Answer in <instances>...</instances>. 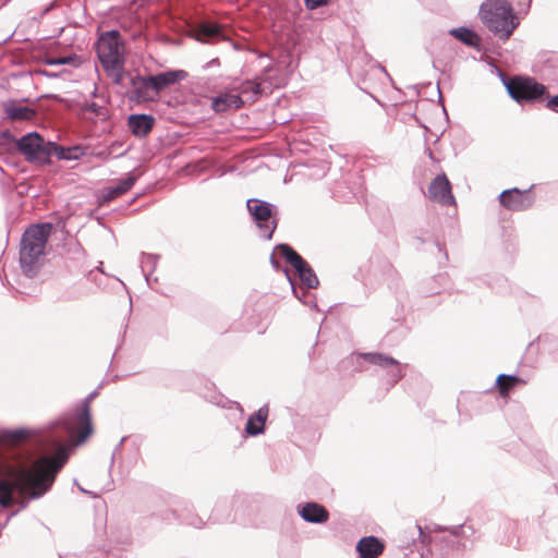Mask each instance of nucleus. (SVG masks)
Wrapping results in <instances>:
<instances>
[{
  "label": "nucleus",
  "instance_id": "e433bc0d",
  "mask_svg": "<svg viewBox=\"0 0 558 558\" xmlns=\"http://www.w3.org/2000/svg\"><path fill=\"white\" fill-rule=\"evenodd\" d=\"M124 437L121 439V441L119 442V445L116 447L112 456H111V465L113 464L114 462V458H116V454H117V451L121 449V446H122V442L124 441Z\"/></svg>",
  "mask_w": 558,
  "mask_h": 558
},
{
  "label": "nucleus",
  "instance_id": "79ce46f5",
  "mask_svg": "<svg viewBox=\"0 0 558 558\" xmlns=\"http://www.w3.org/2000/svg\"><path fill=\"white\" fill-rule=\"evenodd\" d=\"M270 262H271V264H272V266H274V267H276V268H277V267H279V265H278V263L276 262V259L274 258V256H271Z\"/></svg>",
  "mask_w": 558,
  "mask_h": 558
},
{
  "label": "nucleus",
  "instance_id": "9b49d317",
  "mask_svg": "<svg viewBox=\"0 0 558 558\" xmlns=\"http://www.w3.org/2000/svg\"><path fill=\"white\" fill-rule=\"evenodd\" d=\"M360 355L368 363L386 371V379L390 387L404 376L403 366L392 356L376 352L361 353Z\"/></svg>",
  "mask_w": 558,
  "mask_h": 558
},
{
  "label": "nucleus",
  "instance_id": "ddd939ff",
  "mask_svg": "<svg viewBox=\"0 0 558 558\" xmlns=\"http://www.w3.org/2000/svg\"><path fill=\"white\" fill-rule=\"evenodd\" d=\"M428 196L432 201L441 205H454L456 201L451 193V185L445 173L436 175L428 186Z\"/></svg>",
  "mask_w": 558,
  "mask_h": 558
},
{
  "label": "nucleus",
  "instance_id": "aec40b11",
  "mask_svg": "<svg viewBox=\"0 0 558 558\" xmlns=\"http://www.w3.org/2000/svg\"><path fill=\"white\" fill-rule=\"evenodd\" d=\"M449 34L468 47L478 48L481 45L480 36L469 27L460 26L451 28Z\"/></svg>",
  "mask_w": 558,
  "mask_h": 558
},
{
  "label": "nucleus",
  "instance_id": "58836bf2",
  "mask_svg": "<svg viewBox=\"0 0 558 558\" xmlns=\"http://www.w3.org/2000/svg\"><path fill=\"white\" fill-rule=\"evenodd\" d=\"M41 74L47 76V77H57L56 73L48 72V71H41Z\"/></svg>",
  "mask_w": 558,
  "mask_h": 558
},
{
  "label": "nucleus",
  "instance_id": "72a5a7b5",
  "mask_svg": "<svg viewBox=\"0 0 558 558\" xmlns=\"http://www.w3.org/2000/svg\"><path fill=\"white\" fill-rule=\"evenodd\" d=\"M546 108L558 113V95L548 97Z\"/></svg>",
  "mask_w": 558,
  "mask_h": 558
},
{
  "label": "nucleus",
  "instance_id": "bb28decb",
  "mask_svg": "<svg viewBox=\"0 0 558 558\" xmlns=\"http://www.w3.org/2000/svg\"><path fill=\"white\" fill-rule=\"evenodd\" d=\"M229 94H220L213 99L211 108L215 112H225L231 108V104L227 100Z\"/></svg>",
  "mask_w": 558,
  "mask_h": 558
},
{
  "label": "nucleus",
  "instance_id": "c9c22d12",
  "mask_svg": "<svg viewBox=\"0 0 558 558\" xmlns=\"http://www.w3.org/2000/svg\"><path fill=\"white\" fill-rule=\"evenodd\" d=\"M187 524L193 525L195 527H201L203 526L204 522L202 519L196 518L195 520L189 521Z\"/></svg>",
  "mask_w": 558,
  "mask_h": 558
},
{
  "label": "nucleus",
  "instance_id": "6ab92c4d",
  "mask_svg": "<svg viewBox=\"0 0 558 558\" xmlns=\"http://www.w3.org/2000/svg\"><path fill=\"white\" fill-rule=\"evenodd\" d=\"M439 531H449L452 536L458 538L457 546L465 548L468 546V542H472V537L474 536V529L472 525L461 524L451 527H440Z\"/></svg>",
  "mask_w": 558,
  "mask_h": 558
},
{
  "label": "nucleus",
  "instance_id": "b1692460",
  "mask_svg": "<svg viewBox=\"0 0 558 558\" xmlns=\"http://www.w3.org/2000/svg\"><path fill=\"white\" fill-rule=\"evenodd\" d=\"M48 148H50V156L54 155L59 159H77V155L75 154L78 150L77 147L64 148L63 146H60L53 142H49Z\"/></svg>",
  "mask_w": 558,
  "mask_h": 558
},
{
  "label": "nucleus",
  "instance_id": "4c0bfd02",
  "mask_svg": "<svg viewBox=\"0 0 558 558\" xmlns=\"http://www.w3.org/2000/svg\"><path fill=\"white\" fill-rule=\"evenodd\" d=\"M292 290H293L294 295H295L299 300H302V298H303V296H305V295L307 294V292H306V291H304V292L302 293V295H299V294H298V292H296V289H295L293 286H292Z\"/></svg>",
  "mask_w": 558,
  "mask_h": 558
},
{
  "label": "nucleus",
  "instance_id": "1a4fd4ad",
  "mask_svg": "<svg viewBox=\"0 0 558 558\" xmlns=\"http://www.w3.org/2000/svg\"><path fill=\"white\" fill-rule=\"evenodd\" d=\"M275 252L283 257L296 270L301 282L307 289H316L319 284L318 278L308 263L288 244H279Z\"/></svg>",
  "mask_w": 558,
  "mask_h": 558
},
{
  "label": "nucleus",
  "instance_id": "7c9ffc66",
  "mask_svg": "<svg viewBox=\"0 0 558 558\" xmlns=\"http://www.w3.org/2000/svg\"><path fill=\"white\" fill-rule=\"evenodd\" d=\"M227 100L231 104V108L239 109L243 106V99L240 94H229Z\"/></svg>",
  "mask_w": 558,
  "mask_h": 558
},
{
  "label": "nucleus",
  "instance_id": "f257e3e1",
  "mask_svg": "<svg viewBox=\"0 0 558 558\" xmlns=\"http://www.w3.org/2000/svg\"><path fill=\"white\" fill-rule=\"evenodd\" d=\"M66 460V449L60 448L56 457L39 459L31 468L0 465V507L8 508L13 504L14 490L33 499L44 496Z\"/></svg>",
  "mask_w": 558,
  "mask_h": 558
},
{
  "label": "nucleus",
  "instance_id": "412c9836",
  "mask_svg": "<svg viewBox=\"0 0 558 558\" xmlns=\"http://www.w3.org/2000/svg\"><path fill=\"white\" fill-rule=\"evenodd\" d=\"M135 182L136 178L132 173H129L126 178L122 179L116 186H111L107 190L106 194L104 195V201L109 202L123 195L132 189Z\"/></svg>",
  "mask_w": 558,
  "mask_h": 558
},
{
  "label": "nucleus",
  "instance_id": "0eeeda50",
  "mask_svg": "<svg viewBox=\"0 0 558 558\" xmlns=\"http://www.w3.org/2000/svg\"><path fill=\"white\" fill-rule=\"evenodd\" d=\"M509 96L518 104L534 102L547 94V87L529 76L502 77Z\"/></svg>",
  "mask_w": 558,
  "mask_h": 558
},
{
  "label": "nucleus",
  "instance_id": "4be33fe9",
  "mask_svg": "<svg viewBox=\"0 0 558 558\" xmlns=\"http://www.w3.org/2000/svg\"><path fill=\"white\" fill-rule=\"evenodd\" d=\"M157 258L158 256L157 255H153V254H142V258H141V268H142V272L145 277V280L147 282V284L153 289L154 286H153V281L156 282L157 281V277L153 278V274L156 269V266H157Z\"/></svg>",
  "mask_w": 558,
  "mask_h": 558
},
{
  "label": "nucleus",
  "instance_id": "f3484780",
  "mask_svg": "<svg viewBox=\"0 0 558 558\" xmlns=\"http://www.w3.org/2000/svg\"><path fill=\"white\" fill-rule=\"evenodd\" d=\"M268 417V408L262 407L258 411L248 417L245 432L250 436H257L264 433L265 422Z\"/></svg>",
  "mask_w": 558,
  "mask_h": 558
},
{
  "label": "nucleus",
  "instance_id": "a878e982",
  "mask_svg": "<svg viewBox=\"0 0 558 558\" xmlns=\"http://www.w3.org/2000/svg\"><path fill=\"white\" fill-rule=\"evenodd\" d=\"M84 112H90L94 116L105 120L108 118V108L94 101H86L82 106Z\"/></svg>",
  "mask_w": 558,
  "mask_h": 558
},
{
  "label": "nucleus",
  "instance_id": "9d476101",
  "mask_svg": "<svg viewBox=\"0 0 558 558\" xmlns=\"http://www.w3.org/2000/svg\"><path fill=\"white\" fill-rule=\"evenodd\" d=\"M49 142L37 132H29L16 141V148L28 161H47L50 157Z\"/></svg>",
  "mask_w": 558,
  "mask_h": 558
},
{
  "label": "nucleus",
  "instance_id": "37998d69",
  "mask_svg": "<svg viewBox=\"0 0 558 558\" xmlns=\"http://www.w3.org/2000/svg\"><path fill=\"white\" fill-rule=\"evenodd\" d=\"M97 92H98V88H97V86H95V88H94V90L92 93V96L96 97L97 96Z\"/></svg>",
  "mask_w": 558,
  "mask_h": 558
},
{
  "label": "nucleus",
  "instance_id": "dca6fc26",
  "mask_svg": "<svg viewBox=\"0 0 558 558\" xmlns=\"http://www.w3.org/2000/svg\"><path fill=\"white\" fill-rule=\"evenodd\" d=\"M384 548V544L375 536L362 537L356 545V551L361 558H377Z\"/></svg>",
  "mask_w": 558,
  "mask_h": 558
},
{
  "label": "nucleus",
  "instance_id": "20e7f679",
  "mask_svg": "<svg viewBox=\"0 0 558 558\" xmlns=\"http://www.w3.org/2000/svg\"><path fill=\"white\" fill-rule=\"evenodd\" d=\"M97 57L114 84H120L123 78L125 64V45L116 29L100 35L96 43Z\"/></svg>",
  "mask_w": 558,
  "mask_h": 558
},
{
  "label": "nucleus",
  "instance_id": "a18cd8bd",
  "mask_svg": "<svg viewBox=\"0 0 558 558\" xmlns=\"http://www.w3.org/2000/svg\"><path fill=\"white\" fill-rule=\"evenodd\" d=\"M52 8V5L48 7L46 10H45V13L46 12H49V10Z\"/></svg>",
  "mask_w": 558,
  "mask_h": 558
},
{
  "label": "nucleus",
  "instance_id": "2f4dec72",
  "mask_svg": "<svg viewBox=\"0 0 558 558\" xmlns=\"http://www.w3.org/2000/svg\"><path fill=\"white\" fill-rule=\"evenodd\" d=\"M12 143H15L16 144V141L13 136V134L9 131V130H4L0 133V145H9V144H12Z\"/></svg>",
  "mask_w": 558,
  "mask_h": 558
},
{
  "label": "nucleus",
  "instance_id": "c03bdc74",
  "mask_svg": "<svg viewBox=\"0 0 558 558\" xmlns=\"http://www.w3.org/2000/svg\"><path fill=\"white\" fill-rule=\"evenodd\" d=\"M426 150H427V153H428V156H429L430 158H433V151H432L429 148H427Z\"/></svg>",
  "mask_w": 558,
  "mask_h": 558
},
{
  "label": "nucleus",
  "instance_id": "473e14b6",
  "mask_svg": "<svg viewBox=\"0 0 558 558\" xmlns=\"http://www.w3.org/2000/svg\"><path fill=\"white\" fill-rule=\"evenodd\" d=\"M74 59L72 57L50 58L46 60L49 65L70 64Z\"/></svg>",
  "mask_w": 558,
  "mask_h": 558
},
{
  "label": "nucleus",
  "instance_id": "cd10ccee",
  "mask_svg": "<svg viewBox=\"0 0 558 558\" xmlns=\"http://www.w3.org/2000/svg\"><path fill=\"white\" fill-rule=\"evenodd\" d=\"M28 435V430L20 428L14 430H8L5 432L4 436L8 440L12 442H19L21 440H24Z\"/></svg>",
  "mask_w": 558,
  "mask_h": 558
},
{
  "label": "nucleus",
  "instance_id": "f8f14e48",
  "mask_svg": "<svg viewBox=\"0 0 558 558\" xmlns=\"http://www.w3.org/2000/svg\"><path fill=\"white\" fill-rule=\"evenodd\" d=\"M533 185L527 190H519L517 187L502 191L499 195L500 204L511 211H523L532 207L534 204V196L531 195Z\"/></svg>",
  "mask_w": 558,
  "mask_h": 558
},
{
  "label": "nucleus",
  "instance_id": "2eb2a0df",
  "mask_svg": "<svg viewBox=\"0 0 558 558\" xmlns=\"http://www.w3.org/2000/svg\"><path fill=\"white\" fill-rule=\"evenodd\" d=\"M155 119L150 114H131L128 118V125L131 132L137 137L146 136L153 129Z\"/></svg>",
  "mask_w": 558,
  "mask_h": 558
},
{
  "label": "nucleus",
  "instance_id": "a211bd4d",
  "mask_svg": "<svg viewBox=\"0 0 558 558\" xmlns=\"http://www.w3.org/2000/svg\"><path fill=\"white\" fill-rule=\"evenodd\" d=\"M264 82V76L262 77V82L246 80L235 86L234 89L238 90L241 96L246 97L247 100L256 101L264 92V87L262 86Z\"/></svg>",
  "mask_w": 558,
  "mask_h": 558
},
{
  "label": "nucleus",
  "instance_id": "f704fd0d",
  "mask_svg": "<svg viewBox=\"0 0 558 558\" xmlns=\"http://www.w3.org/2000/svg\"><path fill=\"white\" fill-rule=\"evenodd\" d=\"M531 1L532 0H522V2L520 1L518 3V5L520 7V11L526 12L531 5Z\"/></svg>",
  "mask_w": 558,
  "mask_h": 558
},
{
  "label": "nucleus",
  "instance_id": "5701e85b",
  "mask_svg": "<svg viewBox=\"0 0 558 558\" xmlns=\"http://www.w3.org/2000/svg\"><path fill=\"white\" fill-rule=\"evenodd\" d=\"M5 114L10 120L22 121L32 119L35 111L26 106L10 105L5 108Z\"/></svg>",
  "mask_w": 558,
  "mask_h": 558
},
{
  "label": "nucleus",
  "instance_id": "f03ea898",
  "mask_svg": "<svg viewBox=\"0 0 558 558\" xmlns=\"http://www.w3.org/2000/svg\"><path fill=\"white\" fill-rule=\"evenodd\" d=\"M97 395V390L92 391L73 413H68L56 422L45 438L46 442L59 447L65 439H74L75 444L85 441L93 432L90 402Z\"/></svg>",
  "mask_w": 558,
  "mask_h": 558
},
{
  "label": "nucleus",
  "instance_id": "39448f33",
  "mask_svg": "<svg viewBox=\"0 0 558 558\" xmlns=\"http://www.w3.org/2000/svg\"><path fill=\"white\" fill-rule=\"evenodd\" d=\"M480 16L486 27L500 39H508L519 25V20L508 0H485Z\"/></svg>",
  "mask_w": 558,
  "mask_h": 558
},
{
  "label": "nucleus",
  "instance_id": "6e6552de",
  "mask_svg": "<svg viewBox=\"0 0 558 558\" xmlns=\"http://www.w3.org/2000/svg\"><path fill=\"white\" fill-rule=\"evenodd\" d=\"M246 207L258 228L259 235L265 240H270L278 225V220L275 218L276 207L258 198L247 199Z\"/></svg>",
  "mask_w": 558,
  "mask_h": 558
},
{
  "label": "nucleus",
  "instance_id": "c756f323",
  "mask_svg": "<svg viewBox=\"0 0 558 558\" xmlns=\"http://www.w3.org/2000/svg\"><path fill=\"white\" fill-rule=\"evenodd\" d=\"M330 2V0H304L305 7L307 10L313 11L318 8L325 7Z\"/></svg>",
  "mask_w": 558,
  "mask_h": 558
},
{
  "label": "nucleus",
  "instance_id": "a19ab883",
  "mask_svg": "<svg viewBox=\"0 0 558 558\" xmlns=\"http://www.w3.org/2000/svg\"><path fill=\"white\" fill-rule=\"evenodd\" d=\"M13 515H15V512H12V513H10V514L8 515V518H7L5 522H4V524H3L1 527H3V526L9 522V520H10Z\"/></svg>",
  "mask_w": 558,
  "mask_h": 558
},
{
  "label": "nucleus",
  "instance_id": "4468645a",
  "mask_svg": "<svg viewBox=\"0 0 558 558\" xmlns=\"http://www.w3.org/2000/svg\"><path fill=\"white\" fill-rule=\"evenodd\" d=\"M299 515L308 523L322 524L328 521L329 512L317 502H306L298 506Z\"/></svg>",
  "mask_w": 558,
  "mask_h": 558
},
{
  "label": "nucleus",
  "instance_id": "c85d7f7f",
  "mask_svg": "<svg viewBox=\"0 0 558 558\" xmlns=\"http://www.w3.org/2000/svg\"><path fill=\"white\" fill-rule=\"evenodd\" d=\"M202 34L205 35V36H208V37H214V36H217L219 35L220 33V28L218 25L216 24H211V25H203L202 28Z\"/></svg>",
  "mask_w": 558,
  "mask_h": 558
},
{
  "label": "nucleus",
  "instance_id": "7ed1b4c3",
  "mask_svg": "<svg viewBox=\"0 0 558 558\" xmlns=\"http://www.w3.org/2000/svg\"><path fill=\"white\" fill-rule=\"evenodd\" d=\"M52 231V223L32 225L25 229L20 241L19 260L23 274L34 278L45 264L46 245Z\"/></svg>",
  "mask_w": 558,
  "mask_h": 558
},
{
  "label": "nucleus",
  "instance_id": "423d86ee",
  "mask_svg": "<svg viewBox=\"0 0 558 558\" xmlns=\"http://www.w3.org/2000/svg\"><path fill=\"white\" fill-rule=\"evenodd\" d=\"M186 76L187 73L184 70L166 71L148 76L136 75L131 78L132 99L148 100L150 98L147 90L150 89L159 94L166 87L183 81Z\"/></svg>",
  "mask_w": 558,
  "mask_h": 558
},
{
  "label": "nucleus",
  "instance_id": "ea45409f",
  "mask_svg": "<svg viewBox=\"0 0 558 558\" xmlns=\"http://www.w3.org/2000/svg\"><path fill=\"white\" fill-rule=\"evenodd\" d=\"M415 527H416V529H417V531H418V536H420V537H424L425 535H424V532H423L422 527H421L420 525H416Z\"/></svg>",
  "mask_w": 558,
  "mask_h": 558
},
{
  "label": "nucleus",
  "instance_id": "393cba45",
  "mask_svg": "<svg viewBox=\"0 0 558 558\" xmlns=\"http://www.w3.org/2000/svg\"><path fill=\"white\" fill-rule=\"evenodd\" d=\"M520 381L519 377L515 375H506L500 374L497 377V385L499 388V392L502 396H506L511 387L514 386L515 383Z\"/></svg>",
  "mask_w": 558,
  "mask_h": 558
}]
</instances>
